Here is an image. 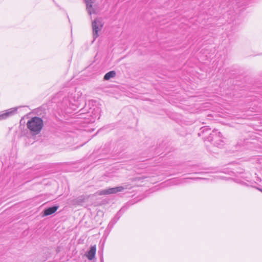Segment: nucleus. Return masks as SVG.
I'll use <instances>...</instances> for the list:
<instances>
[{
    "label": "nucleus",
    "mask_w": 262,
    "mask_h": 262,
    "mask_svg": "<svg viewBox=\"0 0 262 262\" xmlns=\"http://www.w3.org/2000/svg\"><path fill=\"white\" fill-rule=\"evenodd\" d=\"M84 1L86 6L87 12L90 15L98 13V9L93 5L94 2L92 0H84Z\"/></svg>",
    "instance_id": "4"
},
{
    "label": "nucleus",
    "mask_w": 262,
    "mask_h": 262,
    "mask_svg": "<svg viewBox=\"0 0 262 262\" xmlns=\"http://www.w3.org/2000/svg\"><path fill=\"white\" fill-rule=\"evenodd\" d=\"M209 129H208V128H202V133H205V132H207L208 131H209Z\"/></svg>",
    "instance_id": "10"
},
{
    "label": "nucleus",
    "mask_w": 262,
    "mask_h": 262,
    "mask_svg": "<svg viewBox=\"0 0 262 262\" xmlns=\"http://www.w3.org/2000/svg\"><path fill=\"white\" fill-rule=\"evenodd\" d=\"M115 76L116 72L114 71H112L105 74L104 76V79L105 80H108L112 78L115 77Z\"/></svg>",
    "instance_id": "8"
},
{
    "label": "nucleus",
    "mask_w": 262,
    "mask_h": 262,
    "mask_svg": "<svg viewBox=\"0 0 262 262\" xmlns=\"http://www.w3.org/2000/svg\"><path fill=\"white\" fill-rule=\"evenodd\" d=\"M210 136L208 138L209 141H212L213 140V137L215 135L216 136V138H221L222 135L220 132H217V130H213L212 133L210 134Z\"/></svg>",
    "instance_id": "9"
},
{
    "label": "nucleus",
    "mask_w": 262,
    "mask_h": 262,
    "mask_svg": "<svg viewBox=\"0 0 262 262\" xmlns=\"http://www.w3.org/2000/svg\"><path fill=\"white\" fill-rule=\"evenodd\" d=\"M18 107L8 109L0 114V120L6 119L16 113Z\"/></svg>",
    "instance_id": "5"
},
{
    "label": "nucleus",
    "mask_w": 262,
    "mask_h": 262,
    "mask_svg": "<svg viewBox=\"0 0 262 262\" xmlns=\"http://www.w3.org/2000/svg\"><path fill=\"white\" fill-rule=\"evenodd\" d=\"M95 118H97L98 119H99L100 118V114H98L96 116H95Z\"/></svg>",
    "instance_id": "11"
},
{
    "label": "nucleus",
    "mask_w": 262,
    "mask_h": 262,
    "mask_svg": "<svg viewBox=\"0 0 262 262\" xmlns=\"http://www.w3.org/2000/svg\"><path fill=\"white\" fill-rule=\"evenodd\" d=\"M103 26V23L102 19L101 17H97L92 21V27L94 40L96 39L99 36V32L101 31Z\"/></svg>",
    "instance_id": "2"
},
{
    "label": "nucleus",
    "mask_w": 262,
    "mask_h": 262,
    "mask_svg": "<svg viewBox=\"0 0 262 262\" xmlns=\"http://www.w3.org/2000/svg\"><path fill=\"white\" fill-rule=\"evenodd\" d=\"M58 208V206H54L52 207L48 208L44 210L43 216H48L51 215L55 212Z\"/></svg>",
    "instance_id": "7"
},
{
    "label": "nucleus",
    "mask_w": 262,
    "mask_h": 262,
    "mask_svg": "<svg viewBox=\"0 0 262 262\" xmlns=\"http://www.w3.org/2000/svg\"><path fill=\"white\" fill-rule=\"evenodd\" d=\"M96 251V246H92L86 254V256L89 260H92L95 256Z\"/></svg>",
    "instance_id": "6"
},
{
    "label": "nucleus",
    "mask_w": 262,
    "mask_h": 262,
    "mask_svg": "<svg viewBox=\"0 0 262 262\" xmlns=\"http://www.w3.org/2000/svg\"><path fill=\"white\" fill-rule=\"evenodd\" d=\"M42 120L37 117L32 118L27 123L28 128L33 134H38L43 126Z\"/></svg>",
    "instance_id": "1"
},
{
    "label": "nucleus",
    "mask_w": 262,
    "mask_h": 262,
    "mask_svg": "<svg viewBox=\"0 0 262 262\" xmlns=\"http://www.w3.org/2000/svg\"><path fill=\"white\" fill-rule=\"evenodd\" d=\"M124 189L125 188L122 186H118L114 188H111L100 190L98 191L97 193L98 195L114 194L117 192H122Z\"/></svg>",
    "instance_id": "3"
}]
</instances>
